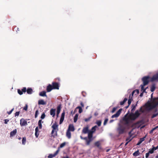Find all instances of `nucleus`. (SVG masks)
I'll return each mask as SVG.
<instances>
[{"instance_id": "774afa93", "label": "nucleus", "mask_w": 158, "mask_h": 158, "mask_svg": "<svg viewBox=\"0 0 158 158\" xmlns=\"http://www.w3.org/2000/svg\"><path fill=\"white\" fill-rule=\"evenodd\" d=\"M153 94H152L151 95V96H152Z\"/></svg>"}, {"instance_id": "6e6552de", "label": "nucleus", "mask_w": 158, "mask_h": 158, "mask_svg": "<svg viewBox=\"0 0 158 158\" xmlns=\"http://www.w3.org/2000/svg\"><path fill=\"white\" fill-rule=\"evenodd\" d=\"M20 124L21 126H24L27 125V122L23 118L20 120Z\"/></svg>"}, {"instance_id": "dca6fc26", "label": "nucleus", "mask_w": 158, "mask_h": 158, "mask_svg": "<svg viewBox=\"0 0 158 158\" xmlns=\"http://www.w3.org/2000/svg\"><path fill=\"white\" fill-rule=\"evenodd\" d=\"M89 131L88 127H87L83 128L82 132L84 134H86L88 133Z\"/></svg>"}, {"instance_id": "72a5a7b5", "label": "nucleus", "mask_w": 158, "mask_h": 158, "mask_svg": "<svg viewBox=\"0 0 158 158\" xmlns=\"http://www.w3.org/2000/svg\"><path fill=\"white\" fill-rule=\"evenodd\" d=\"M101 121L100 120L97 121L96 122V124L98 125V126H100L101 124Z\"/></svg>"}, {"instance_id": "aec40b11", "label": "nucleus", "mask_w": 158, "mask_h": 158, "mask_svg": "<svg viewBox=\"0 0 158 158\" xmlns=\"http://www.w3.org/2000/svg\"><path fill=\"white\" fill-rule=\"evenodd\" d=\"M66 136L69 139L71 138V133L70 132V131L67 130L66 133Z\"/></svg>"}, {"instance_id": "6ab92c4d", "label": "nucleus", "mask_w": 158, "mask_h": 158, "mask_svg": "<svg viewBox=\"0 0 158 158\" xmlns=\"http://www.w3.org/2000/svg\"><path fill=\"white\" fill-rule=\"evenodd\" d=\"M35 135L36 138L38 137L39 136V131H38V127H37L35 128Z\"/></svg>"}, {"instance_id": "423d86ee", "label": "nucleus", "mask_w": 158, "mask_h": 158, "mask_svg": "<svg viewBox=\"0 0 158 158\" xmlns=\"http://www.w3.org/2000/svg\"><path fill=\"white\" fill-rule=\"evenodd\" d=\"M122 110V109H120L115 114L112 116L111 118H114L118 117L121 114Z\"/></svg>"}, {"instance_id": "9d476101", "label": "nucleus", "mask_w": 158, "mask_h": 158, "mask_svg": "<svg viewBox=\"0 0 158 158\" xmlns=\"http://www.w3.org/2000/svg\"><path fill=\"white\" fill-rule=\"evenodd\" d=\"M151 81H158V72L156 74L154 75L152 78Z\"/></svg>"}, {"instance_id": "39448f33", "label": "nucleus", "mask_w": 158, "mask_h": 158, "mask_svg": "<svg viewBox=\"0 0 158 158\" xmlns=\"http://www.w3.org/2000/svg\"><path fill=\"white\" fill-rule=\"evenodd\" d=\"M93 133L90 131H89V132L88 133V138L89 139V140H86V143H87V145H89V144L90 142L92 140V136H93L92 134Z\"/></svg>"}, {"instance_id": "37998d69", "label": "nucleus", "mask_w": 158, "mask_h": 158, "mask_svg": "<svg viewBox=\"0 0 158 158\" xmlns=\"http://www.w3.org/2000/svg\"><path fill=\"white\" fill-rule=\"evenodd\" d=\"M45 117V115L44 114H43L41 115V119H44V118Z\"/></svg>"}, {"instance_id": "e433bc0d", "label": "nucleus", "mask_w": 158, "mask_h": 158, "mask_svg": "<svg viewBox=\"0 0 158 158\" xmlns=\"http://www.w3.org/2000/svg\"><path fill=\"white\" fill-rule=\"evenodd\" d=\"M154 151V149L152 147V149H150L149 150L148 152L150 153V154H152L153 153Z\"/></svg>"}, {"instance_id": "f3484780", "label": "nucleus", "mask_w": 158, "mask_h": 158, "mask_svg": "<svg viewBox=\"0 0 158 158\" xmlns=\"http://www.w3.org/2000/svg\"><path fill=\"white\" fill-rule=\"evenodd\" d=\"M53 89L52 86L51 85H49L47 87V91L48 92H49Z\"/></svg>"}, {"instance_id": "c9c22d12", "label": "nucleus", "mask_w": 158, "mask_h": 158, "mask_svg": "<svg viewBox=\"0 0 158 158\" xmlns=\"http://www.w3.org/2000/svg\"><path fill=\"white\" fill-rule=\"evenodd\" d=\"M95 146L99 147L100 144V142L99 141H98L95 143Z\"/></svg>"}, {"instance_id": "7c9ffc66", "label": "nucleus", "mask_w": 158, "mask_h": 158, "mask_svg": "<svg viewBox=\"0 0 158 158\" xmlns=\"http://www.w3.org/2000/svg\"><path fill=\"white\" fill-rule=\"evenodd\" d=\"M127 98H125L124 100H123V101H122L121 102H120V104L121 105H123L124 103L126 102L127 101Z\"/></svg>"}, {"instance_id": "f03ea898", "label": "nucleus", "mask_w": 158, "mask_h": 158, "mask_svg": "<svg viewBox=\"0 0 158 158\" xmlns=\"http://www.w3.org/2000/svg\"><path fill=\"white\" fill-rule=\"evenodd\" d=\"M149 77L148 76L143 77L142 79L143 83V84L140 85V87L143 92H144L145 90H146V89L148 88V87H145V86L148 84L149 81Z\"/></svg>"}, {"instance_id": "1a4fd4ad", "label": "nucleus", "mask_w": 158, "mask_h": 158, "mask_svg": "<svg viewBox=\"0 0 158 158\" xmlns=\"http://www.w3.org/2000/svg\"><path fill=\"white\" fill-rule=\"evenodd\" d=\"M65 114V113L64 111L62 113L60 121V124H61L64 121V118Z\"/></svg>"}, {"instance_id": "e2e57ef3", "label": "nucleus", "mask_w": 158, "mask_h": 158, "mask_svg": "<svg viewBox=\"0 0 158 158\" xmlns=\"http://www.w3.org/2000/svg\"><path fill=\"white\" fill-rule=\"evenodd\" d=\"M156 158H158V155L156 157Z\"/></svg>"}, {"instance_id": "20e7f679", "label": "nucleus", "mask_w": 158, "mask_h": 158, "mask_svg": "<svg viewBox=\"0 0 158 158\" xmlns=\"http://www.w3.org/2000/svg\"><path fill=\"white\" fill-rule=\"evenodd\" d=\"M125 128L123 125L119 124L117 131L119 134H122L124 132Z\"/></svg>"}, {"instance_id": "a19ab883", "label": "nucleus", "mask_w": 158, "mask_h": 158, "mask_svg": "<svg viewBox=\"0 0 158 158\" xmlns=\"http://www.w3.org/2000/svg\"><path fill=\"white\" fill-rule=\"evenodd\" d=\"M108 119H105V121H104V123H103V124L104 125H106L107 122H108Z\"/></svg>"}, {"instance_id": "58836bf2", "label": "nucleus", "mask_w": 158, "mask_h": 158, "mask_svg": "<svg viewBox=\"0 0 158 158\" xmlns=\"http://www.w3.org/2000/svg\"><path fill=\"white\" fill-rule=\"evenodd\" d=\"M131 99H129L128 101V106L126 107V108H127L128 106L131 104Z\"/></svg>"}, {"instance_id": "9b49d317", "label": "nucleus", "mask_w": 158, "mask_h": 158, "mask_svg": "<svg viewBox=\"0 0 158 158\" xmlns=\"http://www.w3.org/2000/svg\"><path fill=\"white\" fill-rule=\"evenodd\" d=\"M59 152V150H57L56 151V152L54 153V154H49L48 156V158H52L53 157H55L56 156L58 153Z\"/></svg>"}, {"instance_id": "4d7b16f0", "label": "nucleus", "mask_w": 158, "mask_h": 158, "mask_svg": "<svg viewBox=\"0 0 158 158\" xmlns=\"http://www.w3.org/2000/svg\"><path fill=\"white\" fill-rule=\"evenodd\" d=\"M98 112H96L94 113V115L95 116L98 115Z\"/></svg>"}, {"instance_id": "4c0bfd02", "label": "nucleus", "mask_w": 158, "mask_h": 158, "mask_svg": "<svg viewBox=\"0 0 158 158\" xmlns=\"http://www.w3.org/2000/svg\"><path fill=\"white\" fill-rule=\"evenodd\" d=\"M65 145V143L64 142L61 143L60 146V148H62L64 147Z\"/></svg>"}, {"instance_id": "4be33fe9", "label": "nucleus", "mask_w": 158, "mask_h": 158, "mask_svg": "<svg viewBox=\"0 0 158 158\" xmlns=\"http://www.w3.org/2000/svg\"><path fill=\"white\" fill-rule=\"evenodd\" d=\"M155 113L153 114L152 116V118H153L156 117L158 115V112L157 111V109H156L155 110Z\"/></svg>"}, {"instance_id": "412c9836", "label": "nucleus", "mask_w": 158, "mask_h": 158, "mask_svg": "<svg viewBox=\"0 0 158 158\" xmlns=\"http://www.w3.org/2000/svg\"><path fill=\"white\" fill-rule=\"evenodd\" d=\"M61 110V106L59 105L57 107V116H58Z\"/></svg>"}, {"instance_id": "5fc2aeb1", "label": "nucleus", "mask_w": 158, "mask_h": 158, "mask_svg": "<svg viewBox=\"0 0 158 158\" xmlns=\"http://www.w3.org/2000/svg\"><path fill=\"white\" fill-rule=\"evenodd\" d=\"M13 110L14 108L12 109L9 112H8V114H11L13 111Z\"/></svg>"}, {"instance_id": "864d4df0", "label": "nucleus", "mask_w": 158, "mask_h": 158, "mask_svg": "<svg viewBox=\"0 0 158 158\" xmlns=\"http://www.w3.org/2000/svg\"><path fill=\"white\" fill-rule=\"evenodd\" d=\"M19 112H17L15 113V116H18L19 115Z\"/></svg>"}, {"instance_id": "cd10ccee", "label": "nucleus", "mask_w": 158, "mask_h": 158, "mask_svg": "<svg viewBox=\"0 0 158 158\" xmlns=\"http://www.w3.org/2000/svg\"><path fill=\"white\" fill-rule=\"evenodd\" d=\"M97 127V126H94L92 128L91 130L90 131L93 133H94V132L96 130V129Z\"/></svg>"}, {"instance_id": "0e129e2a", "label": "nucleus", "mask_w": 158, "mask_h": 158, "mask_svg": "<svg viewBox=\"0 0 158 158\" xmlns=\"http://www.w3.org/2000/svg\"><path fill=\"white\" fill-rule=\"evenodd\" d=\"M128 143V142H127L126 143V144H125V145H127V144Z\"/></svg>"}, {"instance_id": "a878e982", "label": "nucleus", "mask_w": 158, "mask_h": 158, "mask_svg": "<svg viewBox=\"0 0 158 158\" xmlns=\"http://www.w3.org/2000/svg\"><path fill=\"white\" fill-rule=\"evenodd\" d=\"M139 93V91L138 89H136L135 90H134L133 91L132 93V95L133 96V94L135 93V95L138 94Z\"/></svg>"}, {"instance_id": "a211bd4d", "label": "nucleus", "mask_w": 158, "mask_h": 158, "mask_svg": "<svg viewBox=\"0 0 158 158\" xmlns=\"http://www.w3.org/2000/svg\"><path fill=\"white\" fill-rule=\"evenodd\" d=\"M17 133V130L15 129L11 131L10 133V136H13L15 135Z\"/></svg>"}, {"instance_id": "7ed1b4c3", "label": "nucleus", "mask_w": 158, "mask_h": 158, "mask_svg": "<svg viewBox=\"0 0 158 158\" xmlns=\"http://www.w3.org/2000/svg\"><path fill=\"white\" fill-rule=\"evenodd\" d=\"M58 125L56 123H54L52 126V127L53 129L52 132V136H55L57 135V132L58 131Z\"/></svg>"}, {"instance_id": "2eb2a0df", "label": "nucleus", "mask_w": 158, "mask_h": 158, "mask_svg": "<svg viewBox=\"0 0 158 158\" xmlns=\"http://www.w3.org/2000/svg\"><path fill=\"white\" fill-rule=\"evenodd\" d=\"M38 104L39 105H45L46 104V103L43 100L40 99L38 101Z\"/></svg>"}, {"instance_id": "4468645a", "label": "nucleus", "mask_w": 158, "mask_h": 158, "mask_svg": "<svg viewBox=\"0 0 158 158\" xmlns=\"http://www.w3.org/2000/svg\"><path fill=\"white\" fill-rule=\"evenodd\" d=\"M56 109H52L50 110V114L53 117H54L55 115Z\"/></svg>"}, {"instance_id": "393cba45", "label": "nucleus", "mask_w": 158, "mask_h": 158, "mask_svg": "<svg viewBox=\"0 0 158 158\" xmlns=\"http://www.w3.org/2000/svg\"><path fill=\"white\" fill-rule=\"evenodd\" d=\"M145 139V137L142 138L140 139L139 142L138 143H137V145H139L142 142H143L144 140Z\"/></svg>"}, {"instance_id": "6e6d98bb", "label": "nucleus", "mask_w": 158, "mask_h": 158, "mask_svg": "<svg viewBox=\"0 0 158 158\" xmlns=\"http://www.w3.org/2000/svg\"><path fill=\"white\" fill-rule=\"evenodd\" d=\"M80 137H81V139H85V140H87V138H86V137H85V138H83V137H82V136H80Z\"/></svg>"}, {"instance_id": "bb28decb", "label": "nucleus", "mask_w": 158, "mask_h": 158, "mask_svg": "<svg viewBox=\"0 0 158 158\" xmlns=\"http://www.w3.org/2000/svg\"><path fill=\"white\" fill-rule=\"evenodd\" d=\"M78 116V114H76L75 115V116H74V122L76 123L77 122V120Z\"/></svg>"}, {"instance_id": "f8f14e48", "label": "nucleus", "mask_w": 158, "mask_h": 158, "mask_svg": "<svg viewBox=\"0 0 158 158\" xmlns=\"http://www.w3.org/2000/svg\"><path fill=\"white\" fill-rule=\"evenodd\" d=\"M74 130V128L72 124H70L69 125L68 129L67 131H73Z\"/></svg>"}, {"instance_id": "338daca9", "label": "nucleus", "mask_w": 158, "mask_h": 158, "mask_svg": "<svg viewBox=\"0 0 158 158\" xmlns=\"http://www.w3.org/2000/svg\"><path fill=\"white\" fill-rule=\"evenodd\" d=\"M19 140H20V139H21V138H19Z\"/></svg>"}, {"instance_id": "2f4dec72", "label": "nucleus", "mask_w": 158, "mask_h": 158, "mask_svg": "<svg viewBox=\"0 0 158 158\" xmlns=\"http://www.w3.org/2000/svg\"><path fill=\"white\" fill-rule=\"evenodd\" d=\"M26 139L25 138L23 137V138L22 140V144L23 145H24L26 143Z\"/></svg>"}, {"instance_id": "0eeeda50", "label": "nucleus", "mask_w": 158, "mask_h": 158, "mask_svg": "<svg viewBox=\"0 0 158 158\" xmlns=\"http://www.w3.org/2000/svg\"><path fill=\"white\" fill-rule=\"evenodd\" d=\"M142 125V122L141 121H139L133 124L132 127L133 128H138L140 127Z\"/></svg>"}, {"instance_id": "f704fd0d", "label": "nucleus", "mask_w": 158, "mask_h": 158, "mask_svg": "<svg viewBox=\"0 0 158 158\" xmlns=\"http://www.w3.org/2000/svg\"><path fill=\"white\" fill-rule=\"evenodd\" d=\"M155 89V87L154 86V85H152L151 88V90L152 92H153L154 91Z\"/></svg>"}, {"instance_id": "5701e85b", "label": "nucleus", "mask_w": 158, "mask_h": 158, "mask_svg": "<svg viewBox=\"0 0 158 158\" xmlns=\"http://www.w3.org/2000/svg\"><path fill=\"white\" fill-rule=\"evenodd\" d=\"M43 122L41 120H40L38 122V127L39 129H41L42 128V123Z\"/></svg>"}, {"instance_id": "c756f323", "label": "nucleus", "mask_w": 158, "mask_h": 158, "mask_svg": "<svg viewBox=\"0 0 158 158\" xmlns=\"http://www.w3.org/2000/svg\"><path fill=\"white\" fill-rule=\"evenodd\" d=\"M139 155V150H137L133 153V155L135 156H137Z\"/></svg>"}, {"instance_id": "c85d7f7f", "label": "nucleus", "mask_w": 158, "mask_h": 158, "mask_svg": "<svg viewBox=\"0 0 158 158\" xmlns=\"http://www.w3.org/2000/svg\"><path fill=\"white\" fill-rule=\"evenodd\" d=\"M32 90L31 88L28 89L27 90V92L28 94H31L32 93Z\"/></svg>"}, {"instance_id": "bf43d9fd", "label": "nucleus", "mask_w": 158, "mask_h": 158, "mask_svg": "<svg viewBox=\"0 0 158 158\" xmlns=\"http://www.w3.org/2000/svg\"><path fill=\"white\" fill-rule=\"evenodd\" d=\"M154 130H153V129H152L151 131H150V133L151 134L153 132V131Z\"/></svg>"}, {"instance_id": "052dcab7", "label": "nucleus", "mask_w": 158, "mask_h": 158, "mask_svg": "<svg viewBox=\"0 0 158 158\" xmlns=\"http://www.w3.org/2000/svg\"><path fill=\"white\" fill-rule=\"evenodd\" d=\"M81 104L82 106V107H84V106L82 103H81Z\"/></svg>"}, {"instance_id": "de8ad7c7", "label": "nucleus", "mask_w": 158, "mask_h": 158, "mask_svg": "<svg viewBox=\"0 0 158 158\" xmlns=\"http://www.w3.org/2000/svg\"><path fill=\"white\" fill-rule=\"evenodd\" d=\"M150 153L148 152L146 154L145 157L146 158H148L149 156Z\"/></svg>"}, {"instance_id": "49530a36", "label": "nucleus", "mask_w": 158, "mask_h": 158, "mask_svg": "<svg viewBox=\"0 0 158 158\" xmlns=\"http://www.w3.org/2000/svg\"><path fill=\"white\" fill-rule=\"evenodd\" d=\"M141 91L142 92V93L140 94V97H142L143 96V93H146V90H145V91L144 92H143V90H142V89H141Z\"/></svg>"}, {"instance_id": "a18cd8bd", "label": "nucleus", "mask_w": 158, "mask_h": 158, "mask_svg": "<svg viewBox=\"0 0 158 158\" xmlns=\"http://www.w3.org/2000/svg\"><path fill=\"white\" fill-rule=\"evenodd\" d=\"M38 114V110H37L36 111L35 113V118L37 117Z\"/></svg>"}, {"instance_id": "c03bdc74", "label": "nucleus", "mask_w": 158, "mask_h": 158, "mask_svg": "<svg viewBox=\"0 0 158 158\" xmlns=\"http://www.w3.org/2000/svg\"><path fill=\"white\" fill-rule=\"evenodd\" d=\"M27 108H28V106L27 104H26V106L24 107L23 109L24 110H27Z\"/></svg>"}, {"instance_id": "ddd939ff", "label": "nucleus", "mask_w": 158, "mask_h": 158, "mask_svg": "<svg viewBox=\"0 0 158 158\" xmlns=\"http://www.w3.org/2000/svg\"><path fill=\"white\" fill-rule=\"evenodd\" d=\"M52 85L53 89H59V86L57 83L53 82L52 83Z\"/></svg>"}, {"instance_id": "69168bd1", "label": "nucleus", "mask_w": 158, "mask_h": 158, "mask_svg": "<svg viewBox=\"0 0 158 158\" xmlns=\"http://www.w3.org/2000/svg\"><path fill=\"white\" fill-rule=\"evenodd\" d=\"M131 134V131L130 132V133H129V134L130 135Z\"/></svg>"}, {"instance_id": "09e8293b", "label": "nucleus", "mask_w": 158, "mask_h": 158, "mask_svg": "<svg viewBox=\"0 0 158 158\" xmlns=\"http://www.w3.org/2000/svg\"><path fill=\"white\" fill-rule=\"evenodd\" d=\"M91 118V116L88 118H85V121L86 122H87V121H89Z\"/></svg>"}, {"instance_id": "ea45409f", "label": "nucleus", "mask_w": 158, "mask_h": 158, "mask_svg": "<svg viewBox=\"0 0 158 158\" xmlns=\"http://www.w3.org/2000/svg\"><path fill=\"white\" fill-rule=\"evenodd\" d=\"M117 109V107H115L113 108L112 111H111V112L112 113H113Z\"/></svg>"}, {"instance_id": "b1692460", "label": "nucleus", "mask_w": 158, "mask_h": 158, "mask_svg": "<svg viewBox=\"0 0 158 158\" xmlns=\"http://www.w3.org/2000/svg\"><path fill=\"white\" fill-rule=\"evenodd\" d=\"M39 95L41 96H46V92L43 91L39 93Z\"/></svg>"}, {"instance_id": "8fccbe9b", "label": "nucleus", "mask_w": 158, "mask_h": 158, "mask_svg": "<svg viewBox=\"0 0 158 158\" xmlns=\"http://www.w3.org/2000/svg\"><path fill=\"white\" fill-rule=\"evenodd\" d=\"M22 91L23 92H26V88H24L23 89H22Z\"/></svg>"}, {"instance_id": "13d9d810", "label": "nucleus", "mask_w": 158, "mask_h": 158, "mask_svg": "<svg viewBox=\"0 0 158 158\" xmlns=\"http://www.w3.org/2000/svg\"><path fill=\"white\" fill-rule=\"evenodd\" d=\"M157 128H158V127H157V126H156V127H155L154 128H153L152 129L154 131L155 130H156V129Z\"/></svg>"}, {"instance_id": "680f3d73", "label": "nucleus", "mask_w": 158, "mask_h": 158, "mask_svg": "<svg viewBox=\"0 0 158 158\" xmlns=\"http://www.w3.org/2000/svg\"><path fill=\"white\" fill-rule=\"evenodd\" d=\"M113 120H110V123H111L112 122H113Z\"/></svg>"}, {"instance_id": "473e14b6", "label": "nucleus", "mask_w": 158, "mask_h": 158, "mask_svg": "<svg viewBox=\"0 0 158 158\" xmlns=\"http://www.w3.org/2000/svg\"><path fill=\"white\" fill-rule=\"evenodd\" d=\"M77 108H78L79 109V112L80 113H81L82 111V110L80 106H78V107H77L76 109H77Z\"/></svg>"}, {"instance_id": "79ce46f5", "label": "nucleus", "mask_w": 158, "mask_h": 158, "mask_svg": "<svg viewBox=\"0 0 158 158\" xmlns=\"http://www.w3.org/2000/svg\"><path fill=\"white\" fill-rule=\"evenodd\" d=\"M18 93L20 95H21L23 94V92L20 90L18 89Z\"/></svg>"}, {"instance_id": "f257e3e1", "label": "nucleus", "mask_w": 158, "mask_h": 158, "mask_svg": "<svg viewBox=\"0 0 158 158\" xmlns=\"http://www.w3.org/2000/svg\"><path fill=\"white\" fill-rule=\"evenodd\" d=\"M158 106V98H153L141 107L139 110L136 111L135 113L126 114L123 118V123L125 124H129L136 119L141 113L147 112Z\"/></svg>"}, {"instance_id": "3c124183", "label": "nucleus", "mask_w": 158, "mask_h": 158, "mask_svg": "<svg viewBox=\"0 0 158 158\" xmlns=\"http://www.w3.org/2000/svg\"><path fill=\"white\" fill-rule=\"evenodd\" d=\"M9 120L7 119H5L4 120L5 123V124H7L8 123V122H9Z\"/></svg>"}, {"instance_id": "603ef678", "label": "nucleus", "mask_w": 158, "mask_h": 158, "mask_svg": "<svg viewBox=\"0 0 158 158\" xmlns=\"http://www.w3.org/2000/svg\"><path fill=\"white\" fill-rule=\"evenodd\" d=\"M152 147L153 148L154 150H156L158 149V145L156 147H154V146H153Z\"/></svg>"}]
</instances>
